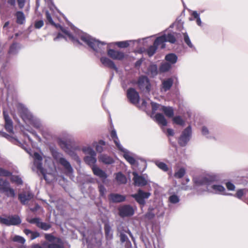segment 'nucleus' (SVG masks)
Wrapping results in <instances>:
<instances>
[{"mask_svg":"<svg viewBox=\"0 0 248 248\" xmlns=\"http://www.w3.org/2000/svg\"><path fill=\"white\" fill-rule=\"evenodd\" d=\"M175 33L173 32L168 33L167 34H164L163 35L165 37L166 42H169L171 43H174L176 41V38L175 36Z\"/></svg>","mask_w":248,"mask_h":248,"instance_id":"c9c22d12","label":"nucleus"},{"mask_svg":"<svg viewBox=\"0 0 248 248\" xmlns=\"http://www.w3.org/2000/svg\"><path fill=\"white\" fill-rule=\"evenodd\" d=\"M30 0H17V5L19 9H23L26 3H28Z\"/></svg>","mask_w":248,"mask_h":248,"instance_id":"603ef678","label":"nucleus"},{"mask_svg":"<svg viewBox=\"0 0 248 248\" xmlns=\"http://www.w3.org/2000/svg\"><path fill=\"white\" fill-rule=\"evenodd\" d=\"M18 110L22 119L26 123L31 124L36 128H41V124L39 120L35 118L23 105H18Z\"/></svg>","mask_w":248,"mask_h":248,"instance_id":"7ed1b4c3","label":"nucleus"},{"mask_svg":"<svg viewBox=\"0 0 248 248\" xmlns=\"http://www.w3.org/2000/svg\"><path fill=\"white\" fill-rule=\"evenodd\" d=\"M202 134L203 135H206L209 134V131H208V129L205 126H203L202 128Z\"/></svg>","mask_w":248,"mask_h":248,"instance_id":"0e129e2a","label":"nucleus"},{"mask_svg":"<svg viewBox=\"0 0 248 248\" xmlns=\"http://www.w3.org/2000/svg\"><path fill=\"white\" fill-rule=\"evenodd\" d=\"M11 181L17 185H21L23 183L21 178L17 175H12L11 177Z\"/></svg>","mask_w":248,"mask_h":248,"instance_id":"c03bdc74","label":"nucleus"},{"mask_svg":"<svg viewBox=\"0 0 248 248\" xmlns=\"http://www.w3.org/2000/svg\"><path fill=\"white\" fill-rule=\"evenodd\" d=\"M27 221L30 223L35 224L38 228L45 231H47L51 228V225L49 223L42 222L40 218L37 217L27 219Z\"/></svg>","mask_w":248,"mask_h":248,"instance_id":"ddd939ff","label":"nucleus"},{"mask_svg":"<svg viewBox=\"0 0 248 248\" xmlns=\"http://www.w3.org/2000/svg\"><path fill=\"white\" fill-rule=\"evenodd\" d=\"M186 173V170L184 168H181L174 173V177L177 178L183 177Z\"/></svg>","mask_w":248,"mask_h":248,"instance_id":"58836bf2","label":"nucleus"},{"mask_svg":"<svg viewBox=\"0 0 248 248\" xmlns=\"http://www.w3.org/2000/svg\"><path fill=\"white\" fill-rule=\"evenodd\" d=\"M139 88L141 90H146L149 92L151 89V84L148 78L146 76L140 77L138 82Z\"/></svg>","mask_w":248,"mask_h":248,"instance_id":"9b49d317","label":"nucleus"},{"mask_svg":"<svg viewBox=\"0 0 248 248\" xmlns=\"http://www.w3.org/2000/svg\"><path fill=\"white\" fill-rule=\"evenodd\" d=\"M92 170L95 175L100 178L103 183L105 182L108 176L105 171L97 166L92 167Z\"/></svg>","mask_w":248,"mask_h":248,"instance_id":"f3484780","label":"nucleus"},{"mask_svg":"<svg viewBox=\"0 0 248 248\" xmlns=\"http://www.w3.org/2000/svg\"><path fill=\"white\" fill-rule=\"evenodd\" d=\"M108 198L113 202H120L124 201L125 200L124 196L115 193L110 194Z\"/></svg>","mask_w":248,"mask_h":248,"instance_id":"b1692460","label":"nucleus"},{"mask_svg":"<svg viewBox=\"0 0 248 248\" xmlns=\"http://www.w3.org/2000/svg\"><path fill=\"white\" fill-rule=\"evenodd\" d=\"M33 197V194L30 191H25L19 194L18 198L21 203L25 204Z\"/></svg>","mask_w":248,"mask_h":248,"instance_id":"412c9836","label":"nucleus"},{"mask_svg":"<svg viewBox=\"0 0 248 248\" xmlns=\"http://www.w3.org/2000/svg\"><path fill=\"white\" fill-rule=\"evenodd\" d=\"M116 179L120 184H125L127 182L126 177L121 172H118L116 174Z\"/></svg>","mask_w":248,"mask_h":248,"instance_id":"f704fd0d","label":"nucleus"},{"mask_svg":"<svg viewBox=\"0 0 248 248\" xmlns=\"http://www.w3.org/2000/svg\"><path fill=\"white\" fill-rule=\"evenodd\" d=\"M116 45L120 47L124 48L129 46V43L128 41L118 42L116 43Z\"/></svg>","mask_w":248,"mask_h":248,"instance_id":"5fc2aeb1","label":"nucleus"},{"mask_svg":"<svg viewBox=\"0 0 248 248\" xmlns=\"http://www.w3.org/2000/svg\"><path fill=\"white\" fill-rule=\"evenodd\" d=\"M167 134L168 136H173L174 135L173 130L170 128H169L167 130Z\"/></svg>","mask_w":248,"mask_h":248,"instance_id":"338daca9","label":"nucleus"},{"mask_svg":"<svg viewBox=\"0 0 248 248\" xmlns=\"http://www.w3.org/2000/svg\"><path fill=\"white\" fill-rule=\"evenodd\" d=\"M7 3L8 6L12 7H15L16 4V0H7Z\"/></svg>","mask_w":248,"mask_h":248,"instance_id":"e2e57ef3","label":"nucleus"},{"mask_svg":"<svg viewBox=\"0 0 248 248\" xmlns=\"http://www.w3.org/2000/svg\"><path fill=\"white\" fill-rule=\"evenodd\" d=\"M111 137L113 139L114 143L116 146L119 149H122V146L120 143L119 139L117 137L116 132L115 130H113L111 132Z\"/></svg>","mask_w":248,"mask_h":248,"instance_id":"473e14b6","label":"nucleus"},{"mask_svg":"<svg viewBox=\"0 0 248 248\" xmlns=\"http://www.w3.org/2000/svg\"><path fill=\"white\" fill-rule=\"evenodd\" d=\"M149 192H144L141 189H139L137 193L131 195V197L135 199L137 202L141 205L145 204V200L147 199L151 196Z\"/></svg>","mask_w":248,"mask_h":248,"instance_id":"1a4fd4ad","label":"nucleus"},{"mask_svg":"<svg viewBox=\"0 0 248 248\" xmlns=\"http://www.w3.org/2000/svg\"><path fill=\"white\" fill-rule=\"evenodd\" d=\"M99 191L101 196H104L106 192V189L102 185L99 186Z\"/></svg>","mask_w":248,"mask_h":248,"instance_id":"4d7b16f0","label":"nucleus"},{"mask_svg":"<svg viewBox=\"0 0 248 248\" xmlns=\"http://www.w3.org/2000/svg\"><path fill=\"white\" fill-rule=\"evenodd\" d=\"M123 152V156L124 158L131 165H134L136 164V160L134 158L133 155L132 153L129 152L128 150L125 149L122 147V149H119Z\"/></svg>","mask_w":248,"mask_h":248,"instance_id":"4be33fe9","label":"nucleus"},{"mask_svg":"<svg viewBox=\"0 0 248 248\" xmlns=\"http://www.w3.org/2000/svg\"><path fill=\"white\" fill-rule=\"evenodd\" d=\"M46 18L47 20L49 22V23L51 24L53 26H54L56 28L59 27L61 31L65 34V36H63L61 33H59L56 37H55L54 39V41H57L59 39L62 38H64L65 39V40H67L68 39L69 40L71 41L73 43L77 44H79L80 43L79 41L78 40V39L76 38L75 37H74L73 35H72L68 31H67L66 30L63 29L61 26H60L59 24H56L54 22V21L52 20V18L51 17V16L49 13L47 11L46 12Z\"/></svg>","mask_w":248,"mask_h":248,"instance_id":"20e7f679","label":"nucleus"},{"mask_svg":"<svg viewBox=\"0 0 248 248\" xmlns=\"http://www.w3.org/2000/svg\"><path fill=\"white\" fill-rule=\"evenodd\" d=\"M217 179L215 176L206 174L195 177L193 181L198 191L202 189L215 194L227 195L225 188L221 185H215ZM199 194L202 192L199 191Z\"/></svg>","mask_w":248,"mask_h":248,"instance_id":"f257e3e1","label":"nucleus"},{"mask_svg":"<svg viewBox=\"0 0 248 248\" xmlns=\"http://www.w3.org/2000/svg\"><path fill=\"white\" fill-rule=\"evenodd\" d=\"M100 61L105 66L114 69L115 70H117V68L114 62L108 58L103 57L100 59Z\"/></svg>","mask_w":248,"mask_h":248,"instance_id":"5701e85b","label":"nucleus"},{"mask_svg":"<svg viewBox=\"0 0 248 248\" xmlns=\"http://www.w3.org/2000/svg\"><path fill=\"white\" fill-rule=\"evenodd\" d=\"M155 216V215L151 212H148L145 215V217L148 219H152Z\"/></svg>","mask_w":248,"mask_h":248,"instance_id":"69168bd1","label":"nucleus"},{"mask_svg":"<svg viewBox=\"0 0 248 248\" xmlns=\"http://www.w3.org/2000/svg\"><path fill=\"white\" fill-rule=\"evenodd\" d=\"M3 184H4V186L0 187V192L1 193H5L8 197H15V190L14 189L10 187L9 183L8 182H4Z\"/></svg>","mask_w":248,"mask_h":248,"instance_id":"6ab92c4d","label":"nucleus"},{"mask_svg":"<svg viewBox=\"0 0 248 248\" xmlns=\"http://www.w3.org/2000/svg\"><path fill=\"white\" fill-rule=\"evenodd\" d=\"M226 187L229 190H234L235 189L234 185L231 182H228L226 183Z\"/></svg>","mask_w":248,"mask_h":248,"instance_id":"13d9d810","label":"nucleus"},{"mask_svg":"<svg viewBox=\"0 0 248 248\" xmlns=\"http://www.w3.org/2000/svg\"><path fill=\"white\" fill-rule=\"evenodd\" d=\"M172 120L174 123L180 125H183L185 124L184 121L180 116H175L173 118Z\"/></svg>","mask_w":248,"mask_h":248,"instance_id":"a18cd8bd","label":"nucleus"},{"mask_svg":"<svg viewBox=\"0 0 248 248\" xmlns=\"http://www.w3.org/2000/svg\"><path fill=\"white\" fill-rule=\"evenodd\" d=\"M75 32L77 36L80 38L81 40L96 52H100L102 49V46L106 45L105 42L96 40L90 35L83 33L78 30L77 31L75 30Z\"/></svg>","mask_w":248,"mask_h":248,"instance_id":"f03ea898","label":"nucleus"},{"mask_svg":"<svg viewBox=\"0 0 248 248\" xmlns=\"http://www.w3.org/2000/svg\"><path fill=\"white\" fill-rule=\"evenodd\" d=\"M244 195V191L243 189H239L237 190L236 194V197H237L238 199H241L242 197Z\"/></svg>","mask_w":248,"mask_h":248,"instance_id":"052dcab7","label":"nucleus"},{"mask_svg":"<svg viewBox=\"0 0 248 248\" xmlns=\"http://www.w3.org/2000/svg\"><path fill=\"white\" fill-rule=\"evenodd\" d=\"M156 122L160 125L165 126L167 124V122L164 115L161 113H157L155 116Z\"/></svg>","mask_w":248,"mask_h":248,"instance_id":"393cba45","label":"nucleus"},{"mask_svg":"<svg viewBox=\"0 0 248 248\" xmlns=\"http://www.w3.org/2000/svg\"><path fill=\"white\" fill-rule=\"evenodd\" d=\"M98 159L99 161L106 164H111L114 163L113 159L106 155H101Z\"/></svg>","mask_w":248,"mask_h":248,"instance_id":"a878e982","label":"nucleus"},{"mask_svg":"<svg viewBox=\"0 0 248 248\" xmlns=\"http://www.w3.org/2000/svg\"><path fill=\"white\" fill-rule=\"evenodd\" d=\"M108 55L113 60H122L124 57V54L123 52L112 49H109L108 50Z\"/></svg>","mask_w":248,"mask_h":248,"instance_id":"a211bd4d","label":"nucleus"},{"mask_svg":"<svg viewBox=\"0 0 248 248\" xmlns=\"http://www.w3.org/2000/svg\"><path fill=\"white\" fill-rule=\"evenodd\" d=\"M59 144L61 148L69 155L73 157H77L74 151L73 150L70 145L67 144L66 141L59 140Z\"/></svg>","mask_w":248,"mask_h":248,"instance_id":"dca6fc26","label":"nucleus"},{"mask_svg":"<svg viewBox=\"0 0 248 248\" xmlns=\"http://www.w3.org/2000/svg\"><path fill=\"white\" fill-rule=\"evenodd\" d=\"M173 82V81L171 78L163 80L160 86V92L165 93L169 91L172 86Z\"/></svg>","mask_w":248,"mask_h":248,"instance_id":"aec40b11","label":"nucleus"},{"mask_svg":"<svg viewBox=\"0 0 248 248\" xmlns=\"http://www.w3.org/2000/svg\"><path fill=\"white\" fill-rule=\"evenodd\" d=\"M133 175L134 184L136 186H146L148 184V180L142 176L138 175L136 171L132 173Z\"/></svg>","mask_w":248,"mask_h":248,"instance_id":"f8f14e48","label":"nucleus"},{"mask_svg":"<svg viewBox=\"0 0 248 248\" xmlns=\"http://www.w3.org/2000/svg\"><path fill=\"white\" fill-rule=\"evenodd\" d=\"M10 223L11 225H17L21 222V219L17 215L10 216Z\"/></svg>","mask_w":248,"mask_h":248,"instance_id":"7c9ffc66","label":"nucleus"},{"mask_svg":"<svg viewBox=\"0 0 248 248\" xmlns=\"http://www.w3.org/2000/svg\"><path fill=\"white\" fill-rule=\"evenodd\" d=\"M119 215L122 217L132 216L134 211L133 208L128 205H123L119 208Z\"/></svg>","mask_w":248,"mask_h":248,"instance_id":"2eb2a0df","label":"nucleus"},{"mask_svg":"<svg viewBox=\"0 0 248 248\" xmlns=\"http://www.w3.org/2000/svg\"><path fill=\"white\" fill-rule=\"evenodd\" d=\"M166 60L171 64H174L176 62L177 60V56L173 53H170L167 55L165 57Z\"/></svg>","mask_w":248,"mask_h":248,"instance_id":"72a5a7b5","label":"nucleus"},{"mask_svg":"<svg viewBox=\"0 0 248 248\" xmlns=\"http://www.w3.org/2000/svg\"><path fill=\"white\" fill-rule=\"evenodd\" d=\"M10 216L0 217V223L6 226H10Z\"/></svg>","mask_w":248,"mask_h":248,"instance_id":"ea45409f","label":"nucleus"},{"mask_svg":"<svg viewBox=\"0 0 248 248\" xmlns=\"http://www.w3.org/2000/svg\"><path fill=\"white\" fill-rule=\"evenodd\" d=\"M11 174L9 171L0 168V176H9Z\"/></svg>","mask_w":248,"mask_h":248,"instance_id":"864d4df0","label":"nucleus"},{"mask_svg":"<svg viewBox=\"0 0 248 248\" xmlns=\"http://www.w3.org/2000/svg\"><path fill=\"white\" fill-rule=\"evenodd\" d=\"M44 25V21L42 20L36 21L34 23V27L36 29H40Z\"/></svg>","mask_w":248,"mask_h":248,"instance_id":"6e6d98bb","label":"nucleus"},{"mask_svg":"<svg viewBox=\"0 0 248 248\" xmlns=\"http://www.w3.org/2000/svg\"><path fill=\"white\" fill-rule=\"evenodd\" d=\"M155 164L162 170L166 171L168 170L167 165L164 162H161L159 160H155L154 161Z\"/></svg>","mask_w":248,"mask_h":248,"instance_id":"4c0bfd02","label":"nucleus"},{"mask_svg":"<svg viewBox=\"0 0 248 248\" xmlns=\"http://www.w3.org/2000/svg\"><path fill=\"white\" fill-rule=\"evenodd\" d=\"M52 156L55 161L60 164L65 170V173L67 175H71L73 172V169L68 161L63 157V155L60 153L53 151L52 152Z\"/></svg>","mask_w":248,"mask_h":248,"instance_id":"39448f33","label":"nucleus"},{"mask_svg":"<svg viewBox=\"0 0 248 248\" xmlns=\"http://www.w3.org/2000/svg\"><path fill=\"white\" fill-rule=\"evenodd\" d=\"M120 238H121V241L122 243H124L125 241H126L128 240L127 236L123 232L120 233Z\"/></svg>","mask_w":248,"mask_h":248,"instance_id":"bf43d9fd","label":"nucleus"},{"mask_svg":"<svg viewBox=\"0 0 248 248\" xmlns=\"http://www.w3.org/2000/svg\"><path fill=\"white\" fill-rule=\"evenodd\" d=\"M105 145V142L100 140L96 146V150L98 152L101 153L103 151V146Z\"/></svg>","mask_w":248,"mask_h":248,"instance_id":"49530a36","label":"nucleus"},{"mask_svg":"<svg viewBox=\"0 0 248 248\" xmlns=\"http://www.w3.org/2000/svg\"><path fill=\"white\" fill-rule=\"evenodd\" d=\"M18 48L19 47L18 46L17 44L14 43L11 46L9 51V53L10 54H15L17 52Z\"/></svg>","mask_w":248,"mask_h":248,"instance_id":"8fccbe9b","label":"nucleus"},{"mask_svg":"<svg viewBox=\"0 0 248 248\" xmlns=\"http://www.w3.org/2000/svg\"><path fill=\"white\" fill-rule=\"evenodd\" d=\"M24 232L30 238L31 240H33L40 236V233L37 232H33L29 229H26Z\"/></svg>","mask_w":248,"mask_h":248,"instance_id":"c85d7f7f","label":"nucleus"},{"mask_svg":"<svg viewBox=\"0 0 248 248\" xmlns=\"http://www.w3.org/2000/svg\"><path fill=\"white\" fill-rule=\"evenodd\" d=\"M12 240L15 242H17L21 244H24L26 241L24 237L19 235L14 236L12 238Z\"/></svg>","mask_w":248,"mask_h":248,"instance_id":"79ce46f5","label":"nucleus"},{"mask_svg":"<svg viewBox=\"0 0 248 248\" xmlns=\"http://www.w3.org/2000/svg\"><path fill=\"white\" fill-rule=\"evenodd\" d=\"M166 42L165 37L164 35H162L157 37L155 41L154 42V45L156 46L157 47H160L161 48H163L165 47V43Z\"/></svg>","mask_w":248,"mask_h":248,"instance_id":"cd10ccee","label":"nucleus"},{"mask_svg":"<svg viewBox=\"0 0 248 248\" xmlns=\"http://www.w3.org/2000/svg\"><path fill=\"white\" fill-rule=\"evenodd\" d=\"M191 127L188 126L183 132L181 137H180L178 142L181 146H185L190 140L191 135Z\"/></svg>","mask_w":248,"mask_h":248,"instance_id":"9d476101","label":"nucleus"},{"mask_svg":"<svg viewBox=\"0 0 248 248\" xmlns=\"http://www.w3.org/2000/svg\"><path fill=\"white\" fill-rule=\"evenodd\" d=\"M169 201L170 203L175 204L178 203L179 202L180 199L178 196L173 194L169 197Z\"/></svg>","mask_w":248,"mask_h":248,"instance_id":"09e8293b","label":"nucleus"},{"mask_svg":"<svg viewBox=\"0 0 248 248\" xmlns=\"http://www.w3.org/2000/svg\"><path fill=\"white\" fill-rule=\"evenodd\" d=\"M5 128L6 130L9 133H13V126L12 121H9L5 123Z\"/></svg>","mask_w":248,"mask_h":248,"instance_id":"de8ad7c7","label":"nucleus"},{"mask_svg":"<svg viewBox=\"0 0 248 248\" xmlns=\"http://www.w3.org/2000/svg\"><path fill=\"white\" fill-rule=\"evenodd\" d=\"M27 152L31 156H32L34 159L33 165L34 167H32V170H34L35 167L38 171H40L44 176V179H46V170L42 167V157L41 155L38 153L34 152L32 154L31 152L27 151Z\"/></svg>","mask_w":248,"mask_h":248,"instance_id":"0eeeda50","label":"nucleus"},{"mask_svg":"<svg viewBox=\"0 0 248 248\" xmlns=\"http://www.w3.org/2000/svg\"><path fill=\"white\" fill-rule=\"evenodd\" d=\"M151 105H152V109L154 111L156 110L158 108H159V109H160L159 108L160 106L157 103H155L154 102H152Z\"/></svg>","mask_w":248,"mask_h":248,"instance_id":"680f3d73","label":"nucleus"},{"mask_svg":"<svg viewBox=\"0 0 248 248\" xmlns=\"http://www.w3.org/2000/svg\"><path fill=\"white\" fill-rule=\"evenodd\" d=\"M106 237L107 240H111L113 237V234L111 232V227L108 223L105 224L104 227Z\"/></svg>","mask_w":248,"mask_h":248,"instance_id":"c756f323","label":"nucleus"},{"mask_svg":"<svg viewBox=\"0 0 248 248\" xmlns=\"http://www.w3.org/2000/svg\"><path fill=\"white\" fill-rule=\"evenodd\" d=\"M192 16H194V17L196 19L200 17V15L197 13L196 11H193L192 12Z\"/></svg>","mask_w":248,"mask_h":248,"instance_id":"774afa93","label":"nucleus"},{"mask_svg":"<svg viewBox=\"0 0 248 248\" xmlns=\"http://www.w3.org/2000/svg\"><path fill=\"white\" fill-rule=\"evenodd\" d=\"M171 67L170 63L165 62L162 63L159 68V70L162 72H165L170 70Z\"/></svg>","mask_w":248,"mask_h":248,"instance_id":"a19ab883","label":"nucleus"},{"mask_svg":"<svg viewBox=\"0 0 248 248\" xmlns=\"http://www.w3.org/2000/svg\"><path fill=\"white\" fill-rule=\"evenodd\" d=\"M84 153L88 155L85 157V162L90 166H95L96 162V153L90 147H85L82 148Z\"/></svg>","mask_w":248,"mask_h":248,"instance_id":"6e6552de","label":"nucleus"},{"mask_svg":"<svg viewBox=\"0 0 248 248\" xmlns=\"http://www.w3.org/2000/svg\"><path fill=\"white\" fill-rule=\"evenodd\" d=\"M127 98L131 103L137 105L140 101V96L138 93L133 88H130L127 92Z\"/></svg>","mask_w":248,"mask_h":248,"instance_id":"4468645a","label":"nucleus"},{"mask_svg":"<svg viewBox=\"0 0 248 248\" xmlns=\"http://www.w3.org/2000/svg\"><path fill=\"white\" fill-rule=\"evenodd\" d=\"M148 73L153 77L157 74V66L155 64H152L148 68Z\"/></svg>","mask_w":248,"mask_h":248,"instance_id":"e433bc0d","label":"nucleus"},{"mask_svg":"<svg viewBox=\"0 0 248 248\" xmlns=\"http://www.w3.org/2000/svg\"><path fill=\"white\" fill-rule=\"evenodd\" d=\"M160 110L164 112V114L168 117H172L174 115L173 109L171 107L161 106Z\"/></svg>","mask_w":248,"mask_h":248,"instance_id":"bb28decb","label":"nucleus"},{"mask_svg":"<svg viewBox=\"0 0 248 248\" xmlns=\"http://www.w3.org/2000/svg\"><path fill=\"white\" fill-rule=\"evenodd\" d=\"M47 242L43 244L45 248H64L63 243L62 240L58 237H55L51 234L46 233L45 235Z\"/></svg>","mask_w":248,"mask_h":248,"instance_id":"423d86ee","label":"nucleus"},{"mask_svg":"<svg viewBox=\"0 0 248 248\" xmlns=\"http://www.w3.org/2000/svg\"><path fill=\"white\" fill-rule=\"evenodd\" d=\"M158 47L154 44L153 46H150L147 50V52L149 56H152L155 52Z\"/></svg>","mask_w":248,"mask_h":248,"instance_id":"37998d69","label":"nucleus"},{"mask_svg":"<svg viewBox=\"0 0 248 248\" xmlns=\"http://www.w3.org/2000/svg\"><path fill=\"white\" fill-rule=\"evenodd\" d=\"M184 41L185 43L189 47L192 48L193 46L191 43L189 37L186 32L184 33Z\"/></svg>","mask_w":248,"mask_h":248,"instance_id":"3c124183","label":"nucleus"},{"mask_svg":"<svg viewBox=\"0 0 248 248\" xmlns=\"http://www.w3.org/2000/svg\"><path fill=\"white\" fill-rule=\"evenodd\" d=\"M16 22L19 24H22L25 21V17L24 13L21 11H18L16 14Z\"/></svg>","mask_w":248,"mask_h":248,"instance_id":"2f4dec72","label":"nucleus"}]
</instances>
